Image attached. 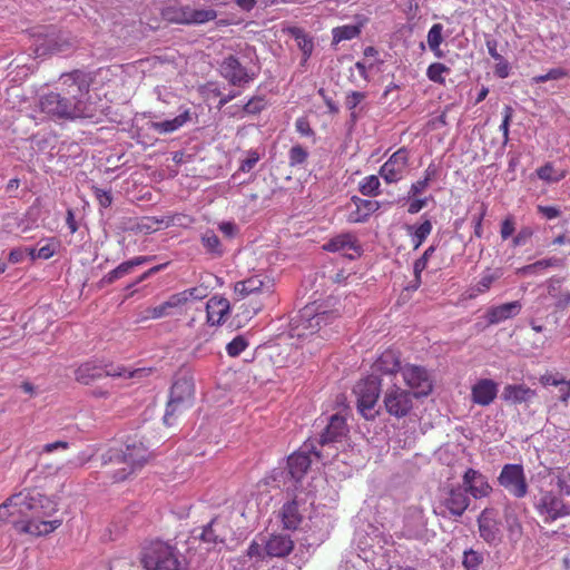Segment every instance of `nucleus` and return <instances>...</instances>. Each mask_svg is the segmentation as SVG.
Wrapping results in <instances>:
<instances>
[{"instance_id": "f257e3e1", "label": "nucleus", "mask_w": 570, "mask_h": 570, "mask_svg": "<svg viewBox=\"0 0 570 570\" xmlns=\"http://www.w3.org/2000/svg\"><path fill=\"white\" fill-rule=\"evenodd\" d=\"M90 85L83 72L75 70L60 77L57 91L45 94L39 99L40 110L51 118L75 120L92 117Z\"/></svg>"}, {"instance_id": "f03ea898", "label": "nucleus", "mask_w": 570, "mask_h": 570, "mask_svg": "<svg viewBox=\"0 0 570 570\" xmlns=\"http://www.w3.org/2000/svg\"><path fill=\"white\" fill-rule=\"evenodd\" d=\"M28 500L23 492L9 497L0 504V522L11 524L23 533L48 535L62 524V519L30 520Z\"/></svg>"}, {"instance_id": "7ed1b4c3", "label": "nucleus", "mask_w": 570, "mask_h": 570, "mask_svg": "<svg viewBox=\"0 0 570 570\" xmlns=\"http://www.w3.org/2000/svg\"><path fill=\"white\" fill-rule=\"evenodd\" d=\"M274 281L267 275L257 274L234 285L236 301H243L239 308L246 317H253L262 311L264 303L274 292Z\"/></svg>"}, {"instance_id": "20e7f679", "label": "nucleus", "mask_w": 570, "mask_h": 570, "mask_svg": "<svg viewBox=\"0 0 570 570\" xmlns=\"http://www.w3.org/2000/svg\"><path fill=\"white\" fill-rule=\"evenodd\" d=\"M148 449L141 442L126 445V450L119 453L109 450L102 455L104 463L115 462L119 465L110 475L111 482H122L140 469L148 460Z\"/></svg>"}, {"instance_id": "39448f33", "label": "nucleus", "mask_w": 570, "mask_h": 570, "mask_svg": "<svg viewBox=\"0 0 570 570\" xmlns=\"http://www.w3.org/2000/svg\"><path fill=\"white\" fill-rule=\"evenodd\" d=\"M151 368H130L122 364H107L105 366L95 361H87L80 364L75 371V379L78 383L89 385L102 377L118 379H144L149 376Z\"/></svg>"}, {"instance_id": "423d86ee", "label": "nucleus", "mask_w": 570, "mask_h": 570, "mask_svg": "<svg viewBox=\"0 0 570 570\" xmlns=\"http://www.w3.org/2000/svg\"><path fill=\"white\" fill-rule=\"evenodd\" d=\"M140 562L146 570H184L178 550L163 541H153L141 552Z\"/></svg>"}, {"instance_id": "0eeeda50", "label": "nucleus", "mask_w": 570, "mask_h": 570, "mask_svg": "<svg viewBox=\"0 0 570 570\" xmlns=\"http://www.w3.org/2000/svg\"><path fill=\"white\" fill-rule=\"evenodd\" d=\"M207 296L206 288L191 287L170 295L164 303L145 311L142 320H159L180 312L191 301Z\"/></svg>"}, {"instance_id": "6e6552de", "label": "nucleus", "mask_w": 570, "mask_h": 570, "mask_svg": "<svg viewBox=\"0 0 570 570\" xmlns=\"http://www.w3.org/2000/svg\"><path fill=\"white\" fill-rule=\"evenodd\" d=\"M194 395L195 387L191 379L181 377L176 380L170 389L164 422L170 425L174 416L191 407Z\"/></svg>"}, {"instance_id": "1a4fd4ad", "label": "nucleus", "mask_w": 570, "mask_h": 570, "mask_svg": "<svg viewBox=\"0 0 570 570\" xmlns=\"http://www.w3.org/2000/svg\"><path fill=\"white\" fill-rule=\"evenodd\" d=\"M353 393L356 396V405L358 412L366 420H373L377 415L375 405L381 393V380L375 375H370L358 381Z\"/></svg>"}, {"instance_id": "9d476101", "label": "nucleus", "mask_w": 570, "mask_h": 570, "mask_svg": "<svg viewBox=\"0 0 570 570\" xmlns=\"http://www.w3.org/2000/svg\"><path fill=\"white\" fill-rule=\"evenodd\" d=\"M161 16L170 23L202 24L215 20L217 12L214 9H194L176 3L164 8Z\"/></svg>"}, {"instance_id": "9b49d317", "label": "nucleus", "mask_w": 570, "mask_h": 570, "mask_svg": "<svg viewBox=\"0 0 570 570\" xmlns=\"http://www.w3.org/2000/svg\"><path fill=\"white\" fill-rule=\"evenodd\" d=\"M498 482L517 499L524 498L529 490L524 469L521 464L509 463L503 465L498 476Z\"/></svg>"}, {"instance_id": "f8f14e48", "label": "nucleus", "mask_w": 570, "mask_h": 570, "mask_svg": "<svg viewBox=\"0 0 570 570\" xmlns=\"http://www.w3.org/2000/svg\"><path fill=\"white\" fill-rule=\"evenodd\" d=\"M413 397H415V395L410 391L394 384L385 391L383 404L390 415L402 419L412 411Z\"/></svg>"}, {"instance_id": "ddd939ff", "label": "nucleus", "mask_w": 570, "mask_h": 570, "mask_svg": "<svg viewBox=\"0 0 570 570\" xmlns=\"http://www.w3.org/2000/svg\"><path fill=\"white\" fill-rule=\"evenodd\" d=\"M401 375L415 397L426 396L433 390V382L428 370L421 365L405 364L401 368Z\"/></svg>"}, {"instance_id": "4468645a", "label": "nucleus", "mask_w": 570, "mask_h": 570, "mask_svg": "<svg viewBox=\"0 0 570 570\" xmlns=\"http://www.w3.org/2000/svg\"><path fill=\"white\" fill-rule=\"evenodd\" d=\"M440 505L445 509V511L440 512L442 517L449 514L450 517L460 518L468 510L470 498L462 485H452L444 489Z\"/></svg>"}, {"instance_id": "2eb2a0df", "label": "nucleus", "mask_w": 570, "mask_h": 570, "mask_svg": "<svg viewBox=\"0 0 570 570\" xmlns=\"http://www.w3.org/2000/svg\"><path fill=\"white\" fill-rule=\"evenodd\" d=\"M407 167L409 150L401 147L380 167L379 175L386 184H396L404 178Z\"/></svg>"}, {"instance_id": "dca6fc26", "label": "nucleus", "mask_w": 570, "mask_h": 570, "mask_svg": "<svg viewBox=\"0 0 570 570\" xmlns=\"http://www.w3.org/2000/svg\"><path fill=\"white\" fill-rule=\"evenodd\" d=\"M23 493L28 500L30 520H46L58 512V503L51 498L36 490Z\"/></svg>"}, {"instance_id": "f3484780", "label": "nucleus", "mask_w": 570, "mask_h": 570, "mask_svg": "<svg viewBox=\"0 0 570 570\" xmlns=\"http://www.w3.org/2000/svg\"><path fill=\"white\" fill-rule=\"evenodd\" d=\"M323 249L331 253H341L343 256L355 259L362 255V246L353 233H342L323 245Z\"/></svg>"}, {"instance_id": "a211bd4d", "label": "nucleus", "mask_w": 570, "mask_h": 570, "mask_svg": "<svg viewBox=\"0 0 570 570\" xmlns=\"http://www.w3.org/2000/svg\"><path fill=\"white\" fill-rule=\"evenodd\" d=\"M535 509L539 515L543 518L544 522H553L559 518L570 514V508L563 503L562 499L552 492L542 494Z\"/></svg>"}, {"instance_id": "6ab92c4d", "label": "nucleus", "mask_w": 570, "mask_h": 570, "mask_svg": "<svg viewBox=\"0 0 570 570\" xmlns=\"http://www.w3.org/2000/svg\"><path fill=\"white\" fill-rule=\"evenodd\" d=\"M480 537L489 544L501 541V523L493 508H485L478 517Z\"/></svg>"}, {"instance_id": "aec40b11", "label": "nucleus", "mask_w": 570, "mask_h": 570, "mask_svg": "<svg viewBox=\"0 0 570 570\" xmlns=\"http://www.w3.org/2000/svg\"><path fill=\"white\" fill-rule=\"evenodd\" d=\"M462 488L466 491V494H470L475 500L487 498L492 492L488 478L475 469H466L462 476Z\"/></svg>"}, {"instance_id": "412c9836", "label": "nucleus", "mask_w": 570, "mask_h": 570, "mask_svg": "<svg viewBox=\"0 0 570 570\" xmlns=\"http://www.w3.org/2000/svg\"><path fill=\"white\" fill-rule=\"evenodd\" d=\"M220 75L233 86H243L254 79L247 69L233 56H227L219 66Z\"/></svg>"}, {"instance_id": "4be33fe9", "label": "nucleus", "mask_w": 570, "mask_h": 570, "mask_svg": "<svg viewBox=\"0 0 570 570\" xmlns=\"http://www.w3.org/2000/svg\"><path fill=\"white\" fill-rule=\"evenodd\" d=\"M338 316L333 311L318 312L314 306H305L301 312V324L298 327L309 331V334L318 332L322 324H328Z\"/></svg>"}, {"instance_id": "5701e85b", "label": "nucleus", "mask_w": 570, "mask_h": 570, "mask_svg": "<svg viewBox=\"0 0 570 570\" xmlns=\"http://www.w3.org/2000/svg\"><path fill=\"white\" fill-rule=\"evenodd\" d=\"M296 490L297 488L287 492L291 500L283 504L278 513L283 528L292 531L297 530L303 522V514L299 511L298 495L295 493Z\"/></svg>"}, {"instance_id": "b1692460", "label": "nucleus", "mask_w": 570, "mask_h": 570, "mask_svg": "<svg viewBox=\"0 0 570 570\" xmlns=\"http://www.w3.org/2000/svg\"><path fill=\"white\" fill-rule=\"evenodd\" d=\"M498 383L491 379H480L471 386V401L480 406H488L498 396Z\"/></svg>"}, {"instance_id": "393cba45", "label": "nucleus", "mask_w": 570, "mask_h": 570, "mask_svg": "<svg viewBox=\"0 0 570 570\" xmlns=\"http://www.w3.org/2000/svg\"><path fill=\"white\" fill-rule=\"evenodd\" d=\"M539 382L543 387L554 386L558 389V402L568 407L570 403V380L559 372H546L539 377Z\"/></svg>"}, {"instance_id": "a878e982", "label": "nucleus", "mask_w": 570, "mask_h": 570, "mask_svg": "<svg viewBox=\"0 0 570 570\" xmlns=\"http://www.w3.org/2000/svg\"><path fill=\"white\" fill-rule=\"evenodd\" d=\"M346 419L343 415L334 414L331 416L328 424L321 434L320 444L342 442L348 434Z\"/></svg>"}, {"instance_id": "bb28decb", "label": "nucleus", "mask_w": 570, "mask_h": 570, "mask_svg": "<svg viewBox=\"0 0 570 570\" xmlns=\"http://www.w3.org/2000/svg\"><path fill=\"white\" fill-rule=\"evenodd\" d=\"M295 543L291 535L272 534L265 542V553L269 558H285L293 551Z\"/></svg>"}, {"instance_id": "cd10ccee", "label": "nucleus", "mask_w": 570, "mask_h": 570, "mask_svg": "<svg viewBox=\"0 0 570 570\" xmlns=\"http://www.w3.org/2000/svg\"><path fill=\"white\" fill-rule=\"evenodd\" d=\"M351 202L355 205V209L348 214L347 220L354 224L367 222L371 215L381 207L380 202L363 199L358 196H353Z\"/></svg>"}, {"instance_id": "c85d7f7f", "label": "nucleus", "mask_w": 570, "mask_h": 570, "mask_svg": "<svg viewBox=\"0 0 570 570\" xmlns=\"http://www.w3.org/2000/svg\"><path fill=\"white\" fill-rule=\"evenodd\" d=\"M230 305L227 298L213 296L206 303L207 323L212 326L220 325L228 315Z\"/></svg>"}, {"instance_id": "c756f323", "label": "nucleus", "mask_w": 570, "mask_h": 570, "mask_svg": "<svg viewBox=\"0 0 570 570\" xmlns=\"http://www.w3.org/2000/svg\"><path fill=\"white\" fill-rule=\"evenodd\" d=\"M537 396L535 390L525 384H507L503 387L501 397L510 404H521L532 401Z\"/></svg>"}, {"instance_id": "7c9ffc66", "label": "nucleus", "mask_w": 570, "mask_h": 570, "mask_svg": "<svg viewBox=\"0 0 570 570\" xmlns=\"http://www.w3.org/2000/svg\"><path fill=\"white\" fill-rule=\"evenodd\" d=\"M522 309V304L519 301L504 303L501 305L492 306L487 312V320L489 324H499L509 318L517 316Z\"/></svg>"}, {"instance_id": "2f4dec72", "label": "nucleus", "mask_w": 570, "mask_h": 570, "mask_svg": "<svg viewBox=\"0 0 570 570\" xmlns=\"http://www.w3.org/2000/svg\"><path fill=\"white\" fill-rule=\"evenodd\" d=\"M402 367L400 354L394 350H385L373 364L374 371L381 374L401 373Z\"/></svg>"}, {"instance_id": "473e14b6", "label": "nucleus", "mask_w": 570, "mask_h": 570, "mask_svg": "<svg viewBox=\"0 0 570 570\" xmlns=\"http://www.w3.org/2000/svg\"><path fill=\"white\" fill-rule=\"evenodd\" d=\"M312 460L305 452H296L288 456L287 468L291 476L299 482L311 466Z\"/></svg>"}, {"instance_id": "72a5a7b5", "label": "nucleus", "mask_w": 570, "mask_h": 570, "mask_svg": "<svg viewBox=\"0 0 570 570\" xmlns=\"http://www.w3.org/2000/svg\"><path fill=\"white\" fill-rule=\"evenodd\" d=\"M190 120L191 112L189 109H186L173 119L151 122L150 128L160 135H166L178 130Z\"/></svg>"}, {"instance_id": "f704fd0d", "label": "nucleus", "mask_w": 570, "mask_h": 570, "mask_svg": "<svg viewBox=\"0 0 570 570\" xmlns=\"http://www.w3.org/2000/svg\"><path fill=\"white\" fill-rule=\"evenodd\" d=\"M501 276L502 273L500 269H487L481 275L480 279L468 289V297L473 299L479 295L487 293Z\"/></svg>"}, {"instance_id": "c9c22d12", "label": "nucleus", "mask_w": 570, "mask_h": 570, "mask_svg": "<svg viewBox=\"0 0 570 570\" xmlns=\"http://www.w3.org/2000/svg\"><path fill=\"white\" fill-rule=\"evenodd\" d=\"M432 229L433 225L430 219H424L419 225L405 226L406 234L410 236L414 249H417L425 242Z\"/></svg>"}, {"instance_id": "e433bc0d", "label": "nucleus", "mask_w": 570, "mask_h": 570, "mask_svg": "<svg viewBox=\"0 0 570 570\" xmlns=\"http://www.w3.org/2000/svg\"><path fill=\"white\" fill-rule=\"evenodd\" d=\"M284 32L288 33L296 40V43L303 53V60L307 61L314 49L313 39L299 27H288L284 29Z\"/></svg>"}, {"instance_id": "4c0bfd02", "label": "nucleus", "mask_w": 570, "mask_h": 570, "mask_svg": "<svg viewBox=\"0 0 570 570\" xmlns=\"http://www.w3.org/2000/svg\"><path fill=\"white\" fill-rule=\"evenodd\" d=\"M562 264H563L562 259L557 258V257H549V258H543V259L537 261L532 264L525 265L520 271L524 275H534V274L541 273L550 267L562 266Z\"/></svg>"}, {"instance_id": "58836bf2", "label": "nucleus", "mask_w": 570, "mask_h": 570, "mask_svg": "<svg viewBox=\"0 0 570 570\" xmlns=\"http://www.w3.org/2000/svg\"><path fill=\"white\" fill-rule=\"evenodd\" d=\"M72 47L71 41L61 33H52L46 40L43 52H63Z\"/></svg>"}, {"instance_id": "ea45409f", "label": "nucleus", "mask_w": 570, "mask_h": 570, "mask_svg": "<svg viewBox=\"0 0 570 570\" xmlns=\"http://www.w3.org/2000/svg\"><path fill=\"white\" fill-rule=\"evenodd\" d=\"M442 32H443V26L441 23L433 24L428 32L429 48L434 52L435 57H438V58L443 57V52L440 49V46L443 42Z\"/></svg>"}, {"instance_id": "a19ab883", "label": "nucleus", "mask_w": 570, "mask_h": 570, "mask_svg": "<svg viewBox=\"0 0 570 570\" xmlns=\"http://www.w3.org/2000/svg\"><path fill=\"white\" fill-rule=\"evenodd\" d=\"M361 33V26L357 24H345L336 27L332 30L333 42L338 43L344 40H352L358 37Z\"/></svg>"}, {"instance_id": "79ce46f5", "label": "nucleus", "mask_w": 570, "mask_h": 570, "mask_svg": "<svg viewBox=\"0 0 570 570\" xmlns=\"http://www.w3.org/2000/svg\"><path fill=\"white\" fill-rule=\"evenodd\" d=\"M537 176L547 183H558L567 176V170L557 171L551 163L537 169Z\"/></svg>"}, {"instance_id": "37998d69", "label": "nucleus", "mask_w": 570, "mask_h": 570, "mask_svg": "<svg viewBox=\"0 0 570 570\" xmlns=\"http://www.w3.org/2000/svg\"><path fill=\"white\" fill-rule=\"evenodd\" d=\"M200 240L207 253L218 257L223 255L220 240L213 230H206Z\"/></svg>"}, {"instance_id": "c03bdc74", "label": "nucleus", "mask_w": 570, "mask_h": 570, "mask_svg": "<svg viewBox=\"0 0 570 570\" xmlns=\"http://www.w3.org/2000/svg\"><path fill=\"white\" fill-rule=\"evenodd\" d=\"M380 179L375 175L364 177L358 184V190L363 196H377L380 195Z\"/></svg>"}, {"instance_id": "a18cd8bd", "label": "nucleus", "mask_w": 570, "mask_h": 570, "mask_svg": "<svg viewBox=\"0 0 570 570\" xmlns=\"http://www.w3.org/2000/svg\"><path fill=\"white\" fill-rule=\"evenodd\" d=\"M504 520L510 537H519L522 532V527L518 518L514 515V510L511 504H507L504 508Z\"/></svg>"}, {"instance_id": "49530a36", "label": "nucleus", "mask_w": 570, "mask_h": 570, "mask_svg": "<svg viewBox=\"0 0 570 570\" xmlns=\"http://www.w3.org/2000/svg\"><path fill=\"white\" fill-rule=\"evenodd\" d=\"M449 72L450 68L446 67L444 63L433 62L426 69V77L435 83L444 85L445 78L443 77V75Z\"/></svg>"}, {"instance_id": "de8ad7c7", "label": "nucleus", "mask_w": 570, "mask_h": 570, "mask_svg": "<svg viewBox=\"0 0 570 570\" xmlns=\"http://www.w3.org/2000/svg\"><path fill=\"white\" fill-rule=\"evenodd\" d=\"M308 151L301 145H294L288 151V165L296 167L306 163Z\"/></svg>"}, {"instance_id": "09e8293b", "label": "nucleus", "mask_w": 570, "mask_h": 570, "mask_svg": "<svg viewBox=\"0 0 570 570\" xmlns=\"http://www.w3.org/2000/svg\"><path fill=\"white\" fill-rule=\"evenodd\" d=\"M434 252H435V247L429 246L424 250L422 256L414 262L413 272H414L415 279L419 283L421 282V274L426 268L429 259L433 255Z\"/></svg>"}, {"instance_id": "8fccbe9b", "label": "nucleus", "mask_w": 570, "mask_h": 570, "mask_svg": "<svg viewBox=\"0 0 570 570\" xmlns=\"http://www.w3.org/2000/svg\"><path fill=\"white\" fill-rule=\"evenodd\" d=\"M153 259L154 256H137L134 257L132 259L121 263L120 265L117 266V268L121 273V275L125 276L130 274L134 267L151 262Z\"/></svg>"}, {"instance_id": "3c124183", "label": "nucleus", "mask_w": 570, "mask_h": 570, "mask_svg": "<svg viewBox=\"0 0 570 570\" xmlns=\"http://www.w3.org/2000/svg\"><path fill=\"white\" fill-rule=\"evenodd\" d=\"M262 155L256 149H249L245 153L244 159H242L238 170L242 173H249L256 164L261 160Z\"/></svg>"}, {"instance_id": "603ef678", "label": "nucleus", "mask_w": 570, "mask_h": 570, "mask_svg": "<svg viewBox=\"0 0 570 570\" xmlns=\"http://www.w3.org/2000/svg\"><path fill=\"white\" fill-rule=\"evenodd\" d=\"M482 562H483L482 553L474 551L472 549L464 551L463 566H464L465 570H479V567Z\"/></svg>"}, {"instance_id": "864d4df0", "label": "nucleus", "mask_w": 570, "mask_h": 570, "mask_svg": "<svg viewBox=\"0 0 570 570\" xmlns=\"http://www.w3.org/2000/svg\"><path fill=\"white\" fill-rule=\"evenodd\" d=\"M247 341L242 335H238L227 344L226 352L229 356L236 357L240 355L247 348Z\"/></svg>"}, {"instance_id": "5fc2aeb1", "label": "nucleus", "mask_w": 570, "mask_h": 570, "mask_svg": "<svg viewBox=\"0 0 570 570\" xmlns=\"http://www.w3.org/2000/svg\"><path fill=\"white\" fill-rule=\"evenodd\" d=\"M534 230L530 226H523L518 234L512 238V246L519 247L525 245L533 236Z\"/></svg>"}, {"instance_id": "6e6d98bb", "label": "nucleus", "mask_w": 570, "mask_h": 570, "mask_svg": "<svg viewBox=\"0 0 570 570\" xmlns=\"http://www.w3.org/2000/svg\"><path fill=\"white\" fill-rule=\"evenodd\" d=\"M513 117V108L511 106H504L503 108V120L499 127L503 136V142L507 144L509 140V127L510 121Z\"/></svg>"}, {"instance_id": "4d7b16f0", "label": "nucleus", "mask_w": 570, "mask_h": 570, "mask_svg": "<svg viewBox=\"0 0 570 570\" xmlns=\"http://www.w3.org/2000/svg\"><path fill=\"white\" fill-rule=\"evenodd\" d=\"M515 232V220L512 215L505 216L500 226V235L503 240L510 238Z\"/></svg>"}, {"instance_id": "13d9d810", "label": "nucleus", "mask_w": 570, "mask_h": 570, "mask_svg": "<svg viewBox=\"0 0 570 570\" xmlns=\"http://www.w3.org/2000/svg\"><path fill=\"white\" fill-rule=\"evenodd\" d=\"M566 76H567V72L563 69H561V68H553V69H550L544 75L535 76L533 78V81L535 83H542V82H546V81H549V80H558V79H561V78H563Z\"/></svg>"}, {"instance_id": "bf43d9fd", "label": "nucleus", "mask_w": 570, "mask_h": 570, "mask_svg": "<svg viewBox=\"0 0 570 570\" xmlns=\"http://www.w3.org/2000/svg\"><path fill=\"white\" fill-rule=\"evenodd\" d=\"M296 131L304 137L314 136V130L312 129L309 121L306 117H299L295 121Z\"/></svg>"}, {"instance_id": "052dcab7", "label": "nucleus", "mask_w": 570, "mask_h": 570, "mask_svg": "<svg viewBox=\"0 0 570 570\" xmlns=\"http://www.w3.org/2000/svg\"><path fill=\"white\" fill-rule=\"evenodd\" d=\"M247 556L250 558V559H256L257 561H262L264 560L266 553H265V547L262 548V546L256 542V541H252L250 544L248 546L247 548Z\"/></svg>"}, {"instance_id": "680f3d73", "label": "nucleus", "mask_w": 570, "mask_h": 570, "mask_svg": "<svg viewBox=\"0 0 570 570\" xmlns=\"http://www.w3.org/2000/svg\"><path fill=\"white\" fill-rule=\"evenodd\" d=\"M214 523H215V520H212L206 527H204V529L200 533V539L204 542H207V543H216L217 542L218 535L215 533Z\"/></svg>"}, {"instance_id": "e2e57ef3", "label": "nucleus", "mask_w": 570, "mask_h": 570, "mask_svg": "<svg viewBox=\"0 0 570 570\" xmlns=\"http://www.w3.org/2000/svg\"><path fill=\"white\" fill-rule=\"evenodd\" d=\"M173 226L187 228L194 223V218L187 214L176 213L171 215Z\"/></svg>"}, {"instance_id": "0e129e2a", "label": "nucleus", "mask_w": 570, "mask_h": 570, "mask_svg": "<svg viewBox=\"0 0 570 570\" xmlns=\"http://www.w3.org/2000/svg\"><path fill=\"white\" fill-rule=\"evenodd\" d=\"M487 215V206L483 204L481 207V212L478 216H473V224H474V235L478 238H481L483 235V227L482 223Z\"/></svg>"}, {"instance_id": "69168bd1", "label": "nucleus", "mask_w": 570, "mask_h": 570, "mask_svg": "<svg viewBox=\"0 0 570 570\" xmlns=\"http://www.w3.org/2000/svg\"><path fill=\"white\" fill-rule=\"evenodd\" d=\"M537 209L547 219H554L561 214L560 208L557 206L538 205Z\"/></svg>"}, {"instance_id": "338daca9", "label": "nucleus", "mask_w": 570, "mask_h": 570, "mask_svg": "<svg viewBox=\"0 0 570 570\" xmlns=\"http://www.w3.org/2000/svg\"><path fill=\"white\" fill-rule=\"evenodd\" d=\"M494 73L502 79L510 75V65L504 59V57L501 59V61H495Z\"/></svg>"}, {"instance_id": "774afa93", "label": "nucleus", "mask_w": 570, "mask_h": 570, "mask_svg": "<svg viewBox=\"0 0 570 570\" xmlns=\"http://www.w3.org/2000/svg\"><path fill=\"white\" fill-rule=\"evenodd\" d=\"M365 94L360 91H352L346 98V106L350 110H353L364 100Z\"/></svg>"}]
</instances>
